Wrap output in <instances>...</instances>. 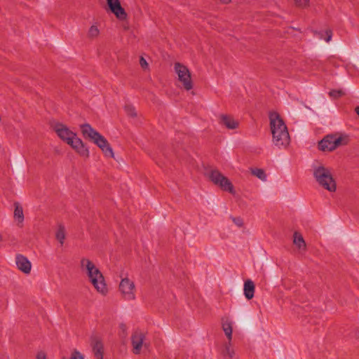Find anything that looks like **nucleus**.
<instances>
[{"label":"nucleus","mask_w":359,"mask_h":359,"mask_svg":"<svg viewBox=\"0 0 359 359\" xmlns=\"http://www.w3.org/2000/svg\"><path fill=\"white\" fill-rule=\"evenodd\" d=\"M273 144L278 149H285L290 142L287 128L280 115L276 112L269 114Z\"/></svg>","instance_id":"nucleus-1"},{"label":"nucleus","mask_w":359,"mask_h":359,"mask_svg":"<svg viewBox=\"0 0 359 359\" xmlns=\"http://www.w3.org/2000/svg\"><path fill=\"white\" fill-rule=\"evenodd\" d=\"M81 268L86 272L90 281L97 292L102 295H106L108 292V289L104 278L95 265L90 259L83 258L81 260Z\"/></svg>","instance_id":"nucleus-2"},{"label":"nucleus","mask_w":359,"mask_h":359,"mask_svg":"<svg viewBox=\"0 0 359 359\" xmlns=\"http://www.w3.org/2000/svg\"><path fill=\"white\" fill-rule=\"evenodd\" d=\"M81 133L84 138L88 139L95 144L107 157H114L112 148L107 139L95 130L90 124L85 123L80 126Z\"/></svg>","instance_id":"nucleus-3"},{"label":"nucleus","mask_w":359,"mask_h":359,"mask_svg":"<svg viewBox=\"0 0 359 359\" xmlns=\"http://www.w3.org/2000/svg\"><path fill=\"white\" fill-rule=\"evenodd\" d=\"M316 180L325 189L330 192L336 191V182L328 168L321 165L316 168Z\"/></svg>","instance_id":"nucleus-4"},{"label":"nucleus","mask_w":359,"mask_h":359,"mask_svg":"<svg viewBox=\"0 0 359 359\" xmlns=\"http://www.w3.org/2000/svg\"><path fill=\"white\" fill-rule=\"evenodd\" d=\"M210 180L216 185L219 186L222 190L233 192V185L231 182L224 177L219 170H212L209 172Z\"/></svg>","instance_id":"nucleus-5"},{"label":"nucleus","mask_w":359,"mask_h":359,"mask_svg":"<svg viewBox=\"0 0 359 359\" xmlns=\"http://www.w3.org/2000/svg\"><path fill=\"white\" fill-rule=\"evenodd\" d=\"M119 290L126 300H133L135 298V287L134 283L128 278H123L119 284Z\"/></svg>","instance_id":"nucleus-6"},{"label":"nucleus","mask_w":359,"mask_h":359,"mask_svg":"<svg viewBox=\"0 0 359 359\" xmlns=\"http://www.w3.org/2000/svg\"><path fill=\"white\" fill-rule=\"evenodd\" d=\"M53 128L57 136L67 144L76 135L75 133L62 123H55Z\"/></svg>","instance_id":"nucleus-7"},{"label":"nucleus","mask_w":359,"mask_h":359,"mask_svg":"<svg viewBox=\"0 0 359 359\" xmlns=\"http://www.w3.org/2000/svg\"><path fill=\"white\" fill-rule=\"evenodd\" d=\"M133 351L135 354H139L143 346L147 348L148 344L145 342V334L140 330H135L131 337Z\"/></svg>","instance_id":"nucleus-8"},{"label":"nucleus","mask_w":359,"mask_h":359,"mask_svg":"<svg viewBox=\"0 0 359 359\" xmlns=\"http://www.w3.org/2000/svg\"><path fill=\"white\" fill-rule=\"evenodd\" d=\"M109 10L119 20H124L127 18V13L122 7L120 0H106Z\"/></svg>","instance_id":"nucleus-9"},{"label":"nucleus","mask_w":359,"mask_h":359,"mask_svg":"<svg viewBox=\"0 0 359 359\" xmlns=\"http://www.w3.org/2000/svg\"><path fill=\"white\" fill-rule=\"evenodd\" d=\"M178 76V81L182 86L187 90H189L193 88L191 73L189 69H175Z\"/></svg>","instance_id":"nucleus-10"},{"label":"nucleus","mask_w":359,"mask_h":359,"mask_svg":"<svg viewBox=\"0 0 359 359\" xmlns=\"http://www.w3.org/2000/svg\"><path fill=\"white\" fill-rule=\"evenodd\" d=\"M80 156L88 158L89 156V149L83 141L76 135L68 144Z\"/></svg>","instance_id":"nucleus-11"},{"label":"nucleus","mask_w":359,"mask_h":359,"mask_svg":"<svg viewBox=\"0 0 359 359\" xmlns=\"http://www.w3.org/2000/svg\"><path fill=\"white\" fill-rule=\"evenodd\" d=\"M90 346L96 359H103L104 344L102 339L97 336L90 337Z\"/></svg>","instance_id":"nucleus-12"},{"label":"nucleus","mask_w":359,"mask_h":359,"mask_svg":"<svg viewBox=\"0 0 359 359\" xmlns=\"http://www.w3.org/2000/svg\"><path fill=\"white\" fill-rule=\"evenodd\" d=\"M15 262L18 268L23 273L26 274L30 273L32 265L27 257L22 255H18L16 256Z\"/></svg>","instance_id":"nucleus-13"},{"label":"nucleus","mask_w":359,"mask_h":359,"mask_svg":"<svg viewBox=\"0 0 359 359\" xmlns=\"http://www.w3.org/2000/svg\"><path fill=\"white\" fill-rule=\"evenodd\" d=\"M318 149L323 151H332L334 150L332 135L325 136L318 142Z\"/></svg>","instance_id":"nucleus-14"},{"label":"nucleus","mask_w":359,"mask_h":359,"mask_svg":"<svg viewBox=\"0 0 359 359\" xmlns=\"http://www.w3.org/2000/svg\"><path fill=\"white\" fill-rule=\"evenodd\" d=\"M293 244L295 245L300 254L305 252L306 249L305 241L302 235L297 231H295L293 234Z\"/></svg>","instance_id":"nucleus-15"},{"label":"nucleus","mask_w":359,"mask_h":359,"mask_svg":"<svg viewBox=\"0 0 359 359\" xmlns=\"http://www.w3.org/2000/svg\"><path fill=\"white\" fill-rule=\"evenodd\" d=\"M334 149L348 144L349 137L346 134H332Z\"/></svg>","instance_id":"nucleus-16"},{"label":"nucleus","mask_w":359,"mask_h":359,"mask_svg":"<svg viewBox=\"0 0 359 359\" xmlns=\"http://www.w3.org/2000/svg\"><path fill=\"white\" fill-rule=\"evenodd\" d=\"M244 294L245 297L248 299H252L255 293V284L252 280H247L244 283Z\"/></svg>","instance_id":"nucleus-17"},{"label":"nucleus","mask_w":359,"mask_h":359,"mask_svg":"<svg viewBox=\"0 0 359 359\" xmlns=\"http://www.w3.org/2000/svg\"><path fill=\"white\" fill-rule=\"evenodd\" d=\"M221 123L231 130L236 129L238 126V121L226 115H222Z\"/></svg>","instance_id":"nucleus-18"},{"label":"nucleus","mask_w":359,"mask_h":359,"mask_svg":"<svg viewBox=\"0 0 359 359\" xmlns=\"http://www.w3.org/2000/svg\"><path fill=\"white\" fill-rule=\"evenodd\" d=\"M316 34L320 39L324 40L326 42H330L332 37V31L329 28L321 29Z\"/></svg>","instance_id":"nucleus-19"},{"label":"nucleus","mask_w":359,"mask_h":359,"mask_svg":"<svg viewBox=\"0 0 359 359\" xmlns=\"http://www.w3.org/2000/svg\"><path fill=\"white\" fill-rule=\"evenodd\" d=\"M100 34V29L96 24L92 25L87 32V36L90 39H97Z\"/></svg>","instance_id":"nucleus-20"},{"label":"nucleus","mask_w":359,"mask_h":359,"mask_svg":"<svg viewBox=\"0 0 359 359\" xmlns=\"http://www.w3.org/2000/svg\"><path fill=\"white\" fill-rule=\"evenodd\" d=\"M222 329L226 336L227 337L229 341H231L232 339V323L229 320H223Z\"/></svg>","instance_id":"nucleus-21"},{"label":"nucleus","mask_w":359,"mask_h":359,"mask_svg":"<svg viewBox=\"0 0 359 359\" xmlns=\"http://www.w3.org/2000/svg\"><path fill=\"white\" fill-rule=\"evenodd\" d=\"M14 217L19 222H22L24 220L23 210L18 203H15Z\"/></svg>","instance_id":"nucleus-22"},{"label":"nucleus","mask_w":359,"mask_h":359,"mask_svg":"<svg viewBox=\"0 0 359 359\" xmlns=\"http://www.w3.org/2000/svg\"><path fill=\"white\" fill-rule=\"evenodd\" d=\"M55 236L57 240L62 245L65 239V230L62 225L59 226Z\"/></svg>","instance_id":"nucleus-23"},{"label":"nucleus","mask_w":359,"mask_h":359,"mask_svg":"<svg viewBox=\"0 0 359 359\" xmlns=\"http://www.w3.org/2000/svg\"><path fill=\"white\" fill-rule=\"evenodd\" d=\"M252 174L255 176H256L257 178L261 180L262 181H266V175L265 174V172L264 170L260 168H254L251 170Z\"/></svg>","instance_id":"nucleus-24"},{"label":"nucleus","mask_w":359,"mask_h":359,"mask_svg":"<svg viewBox=\"0 0 359 359\" xmlns=\"http://www.w3.org/2000/svg\"><path fill=\"white\" fill-rule=\"evenodd\" d=\"M225 356H228L229 358H232L234 356V351L231 348V341H229V344H226L225 349L224 351Z\"/></svg>","instance_id":"nucleus-25"},{"label":"nucleus","mask_w":359,"mask_h":359,"mask_svg":"<svg viewBox=\"0 0 359 359\" xmlns=\"http://www.w3.org/2000/svg\"><path fill=\"white\" fill-rule=\"evenodd\" d=\"M124 110L126 113L131 117H135L137 115L135 107L130 104H126Z\"/></svg>","instance_id":"nucleus-26"},{"label":"nucleus","mask_w":359,"mask_h":359,"mask_svg":"<svg viewBox=\"0 0 359 359\" xmlns=\"http://www.w3.org/2000/svg\"><path fill=\"white\" fill-rule=\"evenodd\" d=\"M344 94L345 93L342 90H332L329 93L330 96L332 98H338L342 97Z\"/></svg>","instance_id":"nucleus-27"},{"label":"nucleus","mask_w":359,"mask_h":359,"mask_svg":"<svg viewBox=\"0 0 359 359\" xmlns=\"http://www.w3.org/2000/svg\"><path fill=\"white\" fill-rule=\"evenodd\" d=\"M70 359H84V355L75 349L72 352Z\"/></svg>","instance_id":"nucleus-28"},{"label":"nucleus","mask_w":359,"mask_h":359,"mask_svg":"<svg viewBox=\"0 0 359 359\" xmlns=\"http://www.w3.org/2000/svg\"><path fill=\"white\" fill-rule=\"evenodd\" d=\"M295 4L299 7H305L308 5L309 0H294Z\"/></svg>","instance_id":"nucleus-29"},{"label":"nucleus","mask_w":359,"mask_h":359,"mask_svg":"<svg viewBox=\"0 0 359 359\" xmlns=\"http://www.w3.org/2000/svg\"><path fill=\"white\" fill-rule=\"evenodd\" d=\"M232 221L239 227H241L243 225V219L241 217H232Z\"/></svg>","instance_id":"nucleus-30"},{"label":"nucleus","mask_w":359,"mask_h":359,"mask_svg":"<svg viewBox=\"0 0 359 359\" xmlns=\"http://www.w3.org/2000/svg\"><path fill=\"white\" fill-rule=\"evenodd\" d=\"M140 65L142 67H147L149 65L147 60L143 57H140Z\"/></svg>","instance_id":"nucleus-31"},{"label":"nucleus","mask_w":359,"mask_h":359,"mask_svg":"<svg viewBox=\"0 0 359 359\" xmlns=\"http://www.w3.org/2000/svg\"><path fill=\"white\" fill-rule=\"evenodd\" d=\"M36 359H46V355L44 352H39L36 355Z\"/></svg>","instance_id":"nucleus-32"},{"label":"nucleus","mask_w":359,"mask_h":359,"mask_svg":"<svg viewBox=\"0 0 359 359\" xmlns=\"http://www.w3.org/2000/svg\"><path fill=\"white\" fill-rule=\"evenodd\" d=\"M174 67L178 68V67H186L184 66L183 65H181L180 62H175Z\"/></svg>","instance_id":"nucleus-33"},{"label":"nucleus","mask_w":359,"mask_h":359,"mask_svg":"<svg viewBox=\"0 0 359 359\" xmlns=\"http://www.w3.org/2000/svg\"><path fill=\"white\" fill-rule=\"evenodd\" d=\"M222 4H226L230 2V0H220Z\"/></svg>","instance_id":"nucleus-34"},{"label":"nucleus","mask_w":359,"mask_h":359,"mask_svg":"<svg viewBox=\"0 0 359 359\" xmlns=\"http://www.w3.org/2000/svg\"><path fill=\"white\" fill-rule=\"evenodd\" d=\"M355 112H356V114H357L358 115V116H359V107H357L355 108Z\"/></svg>","instance_id":"nucleus-35"},{"label":"nucleus","mask_w":359,"mask_h":359,"mask_svg":"<svg viewBox=\"0 0 359 359\" xmlns=\"http://www.w3.org/2000/svg\"><path fill=\"white\" fill-rule=\"evenodd\" d=\"M344 65H345V64H344V62H343L342 64H338V65H337V66H338V67H339V66H344Z\"/></svg>","instance_id":"nucleus-36"},{"label":"nucleus","mask_w":359,"mask_h":359,"mask_svg":"<svg viewBox=\"0 0 359 359\" xmlns=\"http://www.w3.org/2000/svg\"><path fill=\"white\" fill-rule=\"evenodd\" d=\"M121 328H122L123 330H124V329H125V325H121Z\"/></svg>","instance_id":"nucleus-37"}]
</instances>
